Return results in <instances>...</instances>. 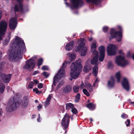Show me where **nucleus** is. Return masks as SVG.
<instances>
[{"instance_id": "nucleus-12", "label": "nucleus", "mask_w": 134, "mask_h": 134, "mask_svg": "<svg viewBox=\"0 0 134 134\" xmlns=\"http://www.w3.org/2000/svg\"><path fill=\"white\" fill-rule=\"evenodd\" d=\"M7 24L5 21H2L0 23V41L2 39L3 35H4L7 28Z\"/></svg>"}, {"instance_id": "nucleus-7", "label": "nucleus", "mask_w": 134, "mask_h": 134, "mask_svg": "<svg viewBox=\"0 0 134 134\" xmlns=\"http://www.w3.org/2000/svg\"><path fill=\"white\" fill-rule=\"evenodd\" d=\"M80 40V42L79 45V51L80 52L81 55L84 56L86 53L87 49V47H83L85 45L86 41L83 38H81Z\"/></svg>"}, {"instance_id": "nucleus-47", "label": "nucleus", "mask_w": 134, "mask_h": 134, "mask_svg": "<svg viewBox=\"0 0 134 134\" xmlns=\"http://www.w3.org/2000/svg\"><path fill=\"white\" fill-rule=\"evenodd\" d=\"M22 0H18V1L19 2V7L21 9H22V5L21 4V3H20V2L21 1H22Z\"/></svg>"}, {"instance_id": "nucleus-43", "label": "nucleus", "mask_w": 134, "mask_h": 134, "mask_svg": "<svg viewBox=\"0 0 134 134\" xmlns=\"http://www.w3.org/2000/svg\"><path fill=\"white\" fill-rule=\"evenodd\" d=\"M121 117L122 118H127L128 116L126 114L124 113L122 115Z\"/></svg>"}, {"instance_id": "nucleus-9", "label": "nucleus", "mask_w": 134, "mask_h": 134, "mask_svg": "<svg viewBox=\"0 0 134 134\" xmlns=\"http://www.w3.org/2000/svg\"><path fill=\"white\" fill-rule=\"evenodd\" d=\"M110 33L112 38H115L119 42L121 41L122 35L120 31H116L115 29H112L111 30Z\"/></svg>"}, {"instance_id": "nucleus-17", "label": "nucleus", "mask_w": 134, "mask_h": 134, "mask_svg": "<svg viewBox=\"0 0 134 134\" xmlns=\"http://www.w3.org/2000/svg\"><path fill=\"white\" fill-rule=\"evenodd\" d=\"M97 42L95 40H94L91 43V51L92 52L93 54H97L98 52L95 50L97 47L96 45Z\"/></svg>"}, {"instance_id": "nucleus-26", "label": "nucleus", "mask_w": 134, "mask_h": 134, "mask_svg": "<svg viewBox=\"0 0 134 134\" xmlns=\"http://www.w3.org/2000/svg\"><path fill=\"white\" fill-rule=\"evenodd\" d=\"M74 107V105L71 103H68L66 104V108L67 110L72 109Z\"/></svg>"}, {"instance_id": "nucleus-50", "label": "nucleus", "mask_w": 134, "mask_h": 134, "mask_svg": "<svg viewBox=\"0 0 134 134\" xmlns=\"http://www.w3.org/2000/svg\"><path fill=\"white\" fill-rule=\"evenodd\" d=\"M42 106L41 104H39V105L37 107L38 110V111L40 110V109L42 108Z\"/></svg>"}, {"instance_id": "nucleus-2", "label": "nucleus", "mask_w": 134, "mask_h": 134, "mask_svg": "<svg viewBox=\"0 0 134 134\" xmlns=\"http://www.w3.org/2000/svg\"><path fill=\"white\" fill-rule=\"evenodd\" d=\"M80 59H78L72 64L71 66V71L70 75L71 77L69 79L71 81L73 79H76L78 78L81 71L82 66L80 64Z\"/></svg>"}, {"instance_id": "nucleus-5", "label": "nucleus", "mask_w": 134, "mask_h": 134, "mask_svg": "<svg viewBox=\"0 0 134 134\" xmlns=\"http://www.w3.org/2000/svg\"><path fill=\"white\" fill-rule=\"evenodd\" d=\"M36 58L37 57L35 56L27 61L25 65L24 66V69L30 71L33 69L35 66V60Z\"/></svg>"}, {"instance_id": "nucleus-6", "label": "nucleus", "mask_w": 134, "mask_h": 134, "mask_svg": "<svg viewBox=\"0 0 134 134\" xmlns=\"http://www.w3.org/2000/svg\"><path fill=\"white\" fill-rule=\"evenodd\" d=\"M19 105L17 103H16L14 98H11L7 105V111H9L15 110Z\"/></svg>"}, {"instance_id": "nucleus-37", "label": "nucleus", "mask_w": 134, "mask_h": 134, "mask_svg": "<svg viewBox=\"0 0 134 134\" xmlns=\"http://www.w3.org/2000/svg\"><path fill=\"white\" fill-rule=\"evenodd\" d=\"M34 85V83L32 82H30L28 86V87L29 88H32Z\"/></svg>"}, {"instance_id": "nucleus-54", "label": "nucleus", "mask_w": 134, "mask_h": 134, "mask_svg": "<svg viewBox=\"0 0 134 134\" xmlns=\"http://www.w3.org/2000/svg\"><path fill=\"white\" fill-rule=\"evenodd\" d=\"M38 73V71H35L33 73V75H35Z\"/></svg>"}, {"instance_id": "nucleus-64", "label": "nucleus", "mask_w": 134, "mask_h": 134, "mask_svg": "<svg viewBox=\"0 0 134 134\" xmlns=\"http://www.w3.org/2000/svg\"><path fill=\"white\" fill-rule=\"evenodd\" d=\"M35 102L36 103H37V102H38V101L37 100H35Z\"/></svg>"}, {"instance_id": "nucleus-29", "label": "nucleus", "mask_w": 134, "mask_h": 134, "mask_svg": "<svg viewBox=\"0 0 134 134\" xmlns=\"http://www.w3.org/2000/svg\"><path fill=\"white\" fill-rule=\"evenodd\" d=\"M87 107L90 110L94 109L95 107V105L92 103L88 104Z\"/></svg>"}, {"instance_id": "nucleus-32", "label": "nucleus", "mask_w": 134, "mask_h": 134, "mask_svg": "<svg viewBox=\"0 0 134 134\" xmlns=\"http://www.w3.org/2000/svg\"><path fill=\"white\" fill-rule=\"evenodd\" d=\"M88 2H92L96 4L99 2L100 0H86Z\"/></svg>"}, {"instance_id": "nucleus-27", "label": "nucleus", "mask_w": 134, "mask_h": 134, "mask_svg": "<svg viewBox=\"0 0 134 134\" xmlns=\"http://www.w3.org/2000/svg\"><path fill=\"white\" fill-rule=\"evenodd\" d=\"M91 68L89 65H85L84 67L83 71L85 72H87L90 70Z\"/></svg>"}, {"instance_id": "nucleus-25", "label": "nucleus", "mask_w": 134, "mask_h": 134, "mask_svg": "<svg viewBox=\"0 0 134 134\" xmlns=\"http://www.w3.org/2000/svg\"><path fill=\"white\" fill-rule=\"evenodd\" d=\"M69 59L71 61H72L75 60L76 58V55L74 53L70 54L68 56Z\"/></svg>"}, {"instance_id": "nucleus-18", "label": "nucleus", "mask_w": 134, "mask_h": 134, "mask_svg": "<svg viewBox=\"0 0 134 134\" xmlns=\"http://www.w3.org/2000/svg\"><path fill=\"white\" fill-rule=\"evenodd\" d=\"M22 107L23 108H25L28 104V98L26 96L24 97L23 99L21 102Z\"/></svg>"}, {"instance_id": "nucleus-44", "label": "nucleus", "mask_w": 134, "mask_h": 134, "mask_svg": "<svg viewBox=\"0 0 134 134\" xmlns=\"http://www.w3.org/2000/svg\"><path fill=\"white\" fill-rule=\"evenodd\" d=\"M108 28L107 27H104L103 28V31L104 32H106L108 31Z\"/></svg>"}, {"instance_id": "nucleus-10", "label": "nucleus", "mask_w": 134, "mask_h": 134, "mask_svg": "<svg viewBox=\"0 0 134 134\" xmlns=\"http://www.w3.org/2000/svg\"><path fill=\"white\" fill-rule=\"evenodd\" d=\"M117 47L114 45L111 44H108L107 47V52L108 55H112L116 53V50Z\"/></svg>"}, {"instance_id": "nucleus-33", "label": "nucleus", "mask_w": 134, "mask_h": 134, "mask_svg": "<svg viewBox=\"0 0 134 134\" xmlns=\"http://www.w3.org/2000/svg\"><path fill=\"white\" fill-rule=\"evenodd\" d=\"M83 92L87 96H90L89 93L88 92L87 90L86 89H83L82 90Z\"/></svg>"}, {"instance_id": "nucleus-4", "label": "nucleus", "mask_w": 134, "mask_h": 134, "mask_svg": "<svg viewBox=\"0 0 134 134\" xmlns=\"http://www.w3.org/2000/svg\"><path fill=\"white\" fill-rule=\"evenodd\" d=\"M65 3L67 7H70L71 9L81 7L84 4L82 0H70V4L66 2Z\"/></svg>"}, {"instance_id": "nucleus-51", "label": "nucleus", "mask_w": 134, "mask_h": 134, "mask_svg": "<svg viewBox=\"0 0 134 134\" xmlns=\"http://www.w3.org/2000/svg\"><path fill=\"white\" fill-rule=\"evenodd\" d=\"M88 89L89 90V91L90 92H91L93 91V89L92 86L88 88Z\"/></svg>"}, {"instance_id": "nucleus-15", "label": "nucleus", "mask_w": 134, "mask_h": 134, "mask_svg": "<svg viewBox=\"0 0 134 134\" xmlns=\"http://www.w3.org/2000/svg\"><path fill=\"white\" fill-rule=\"evenodd\" d=\"M1 79L5 83L8 82L10 79L11 75L10 74L6 75L5 74L1 73L0 75Z\"/></svg>"}, {"instance_id": "nucleus-23", "label": "nucleus", "mask_w": 134, "mask_h": 134, "mask_svg": "<svg viewBox=\"0 0 134 134\" xmlns=\"http://www.w3.org/2000/svg\"><path fill=\"white\" fill-rule=\"evenodd\" d=\"M52 97L51 95L49 94L44 104V106L46 107L49 104Z\"/></svg>"}, {"instance_id": "nucleus-1", "label": "nucleus", "mask_w": 134, "mask_h": 134, "mask_svg": "<svg viewBox=\"0 0 134 134\" xmlns=\"http://www.w3.org/2000/svg\"><path fill=\"white\" fill-rule=\"evenodd\" d=\"M11 49L9 55L10 60L15 61L20 58L21 55L26 50L24 41L17 36L11 43Z\"/></svg>"}, {"instance_id": "nucleus-30", "label": "nucleus", "mask_w": 134, "mask_h": 134, "mask_svg": "<svg viewBox=\"0 0 134 134\" xmlns=\"http://www.w3.org/2000/svg\"><path fill=\"white\" fill-rule=\"evenodd\" d=\"M5 86L4 84H2L0 87V93H2L5 90Z\"/></svg>"}, {"instance_id": "nucleus-53", "label": "nucleus", "mask_w": 134, "mask_h": 134, "mask_svg": "<svg viewBox=\"0 0 134 134\" xmlns=\"http://www.w3.org/2000/svg\"><path fill=\"white\" fill-rule=\"evenodd\" d=\"M40 114H39L38 115V119H37V121L38 122H40Z\"/></svg>"}, {"instance_id": "nucleus-31", "label": "nucleus", "mask_w": 134, "mask_h": 134, "mask_svg": "<svg viewBox=\"0 0 134 134\" xmlns=\"http://www.w3.org/2000/svg\"><path fill=\"white\" fill-rule=\"evenodd\" d=\"M79 86H77L75 85L73 87V90L74 92L75 93H77L79 92Z\"/></svg>"}, {"instance_id": "nucleus-62", "label": "nucleus", "mask_w": 134, "mask_h": 134, "mask_svg": "<svg viewBox=\"0 0 134 134\" xmlns=\"http://www.w3.org/2000/svg\"><path fill=\"white\" fill-rule=\"evenodd\" d=\"M10 88V87L9 86H7V87L6 88V89H9Z\"/></svg>"}, {"instance_id": "nucleus-49", "label": "nucleus", "mask_w": 134, "mask_h": 134, "mask_svg": "<svg viewBox=\"0 0 134 134\" xmlns=\"http://www.w3.org/2000/svg\"><path fill=\"white\" fill-rule=\"evenodd\" d=\"M19 7L17 5H15L14 7V10L15 12L18 11L19 10Z\"/></svg>"}, {"instance_id": "nucleus-41", "label": "nucleus", "mask_w": 134, "mask_h": 134, "mask_svg": "<svg viewBox=\"0 0 134 134\" xmlns=\"http://www.w3.org/2000/svg\"><path fill=\"white\" fill-rule=\"evenodd\" d=\"M63 84L62 83L59 82L58 85L56 90H58L63 85Z\"/></svg>"}, {"instance_id": "nucleus-56", "label": "nucleus", "mask_w": 134, "mask_h": 134, "mask_svg": "<svg viewBox=\"0 0 134 134\" xmlns=\"http://www.w3.org/2000/svg\"><path fill=\"white\" fill-rule=\"evenodd\" d=\"M34 82L35 84H37L38 82V81L36 80H34Z\"/></svg>"}, {"instance_id": "nucleus-55", "label": "nucleus", "mask_w": 134, "mask_h": 134, "mask_svg": "<svg viewBox=\"0 0 134 134\" xmlns=\"http://www.w3.org/2000/svg\"><path fill=\"white\" fill-rule=\"evenodd\" d=\"M98 80L97 79L95 81L94 83L93 84V85L94 86H95V84L96 82H98Z\"/></svg>"}, {"instance_id": "nucleus-34", "label": "nucleus", "mask_w": 134, "mask_h": 134, "mask_svg": "<svg viewBox=\"0 0 134 134\" xmlns=\"http://www.w3.org/2000/svg\"><path fill=\"white\" fill-rule=\"evenodd\" d=\"M80 97V94L78 93L77 94L75 97V101L76 102H78L79 100Z\"/></svg>"}, {"instance_id": "nucleus-52", "label": "nucleus", "mask_w": 134, "mask_h": 134, "mask_svg": "<svg viewBox=\"0 0 134 134\" xmlns=\"http://www.w3.org/2000/svg\"><path fill=\"white\" fill-rule=\"evenodd\" d=\"M112 65V64L111 62H109V63H108V67L109 68L110 67V66H111Z\"/></svg>"}, {"instance_id": "nucleus-61", "label": "nucleus", "mask_w": 134, "mask_h": 134, "mask_svg": "<svg viewBox=\"0 0 134 134\" xmlns=\"http://www.w3.org/2000/svg\"><path fill=\"white\" fill-rule=\"evenodd\" d=\"M132 58L134 60V53L132 55Z\"/></svg>"}, {"instance_id": "nucleus-28", "label": "nucleus", "mask_w": 134, "mask_h": 134, "mask_svg": "<svg viewBox=\"0 0 134 134\" xmlns=\"http://www.w3.org/2000/svg\"><path fill=\"white\" fill-rule=\"evenodd\" d=\"M115 78L116 79L118 82H119L120 81L121 77V75L120 72H119L116 73L115 75Z\"/></svg>"}, {"instance_id": "nucleus-48", "label": "nucleus", "mask_w": 134, "mask_h": 134, "mask_svg": "<svg viewBox=\"0 0 134 134\" xmlns=\"http://www.w3.org/2000/svg\"><path fill=\"white\" fill-rule=\"evenodd\" d=\"M43 86V85L42 83H39L37 86L39 88H42Z\"/></svg>"}, {"instance_id": "nucleus-19", "label": "nucleus", "mask_w": 134, "mask_h": 134, "mask_svg": "<svg viewBox=\"0 0 134 134\" xmlns=\"http://www.w3.org/2000/svg\"><path fill=\"white\" fill-rule=\"evenodd\" d=\"M98 54H93V56H94L93 59L91 60V63L93 65L97 63L98 62Z\"/></svg>"}, {"instance_id": "nucleus-38", "label": "nucleus", "mask_w": 134, "mask_h": 134, "mask_svg": "<svg viewBox=\"0 0 134 134\" xmlns=\"http://www.w3.org/2000/svg\"><path fill=\"white\" fill-rule=\"evenodd\" d=\"M71 112L74 114H76L77 112L76 109L74 107L71 109Z\"/></svg>"}, {"instance_id": "nucleus-16", "label": "nucleus", "mask_w": 134, "mask_h": 134, "mask_svg": "<svg viewBox=\"0 0 134 134\" xmlns=\"http://www.w3.org/2000/svg\"><path fill=\"white\" fill-rule=\"evenodd\" d=\"M16 18H12L10 19L9 22V26L10 29H14L16 27Z\"/></svg>"}, {"instance_id": "nucleus-24", "label": "nucleus", "mask_w": 134, "mask_h": 134, "mask_svg": "<svg viewBox=\"0 0 134 134\" xmlns=\"http://www.w3.org/2000/svg\"><path fill=\"white\" fill-rule=\"evenodd\" d=\"M98 66L96 65L94 66L93 69V74L94 76H96L98 73Z\"/></svg>"}, {"instance_id": "nucleus-21", "label": "nucleus", "mask_w": 134, "mask_h": 134, "mask_svg": "<svg viewBox=\"0 0 134 134\" xmlns=\"http://www.w3.org/2000/svg\"><path fill=\"white\" fill-rule=\"evenodd\" d=\"M62 89L64 93H67L70 91L71 89V87L70 86L67 85L63 87Z\"/></svg>"}, {"instance_id": "nucleus-57", "label": "nucleus", "mask_w": 134, "mask_h": 134, "mask_svg": "<svg viewBox=\"0 0 134 134\" xmlns=\"http://www.w3.org/2000/svg\"><path fill=\"white\" fill-rule=\"evenodd\" d=\"M88 39L90 41H91L93 40V38L92 37L89 38Z\"/></svg>"}, {"instance_id": "nucleus-3", "label": "nucleus", "mask_w": 134, "mask_h": 134, "mask_svg": "<svg viewBox=\"0 0 134 134\" xmlns=\"http://www.w3.org/2000/svg\"><path fill=\"white\" fill-rule=\"evenodd\" d=\"M68 63L69 64V62L65 61L63 63L62 67L59 70L54 76L53 79V84L52 85V87L53 85L55 86L59 80L63 77L65 73V68L66 66Z\"/></svg>"}, {"instance_id": "nucleus-45", "label": "nucleus", "mask_w": 134, "mask_h": 134, "mask_svg": "<svg viewBox=\"0 0 134 134\" xmlns=\"http://www.w3.org/2000/svg\"><path fill=\"white\" fill-rule=\"evenodd\" d=\"M85 86H86V88L88 89L92 86L91 85L90 83H85Z\"/></svg>"}, {"instance_id": "nucleus-40", "label": "nucleus", "mask_w": 134, "mask_h": 134, "mask_svg": "<svg viewBox=\"0 0 134 134\" xmlns=\"http://www.w3.org/2000/svg\"><path fill=\"white\" fill-rule=\"evenodd\" d=\"M79 87V88H81V89L85 87H86L85 85L82 82L81 85Z\"/></svg>"}, {"instance_id": "nucleus-42", "label": "nucleus", "mask_w": 134, "mask_h": 134, "mask_svg": "<svg viewBox=\"0 0 134 134\" xmlns=\"http://www.w3.org/2000/svg\"><path fill=\"white\" fill-rule=\"evenodd\" d=\"M43 75L46 78L47 77L49 74L46 72H44L43 73Z\"/></svg>"}, {"instance_id": "nucleus-22", "label": "nucleus", "mask_w": 134, "mask_h": 134, "mask_svg": "<svg viewBox=\"0 0 134 134\" xmlns=\"http://www.w3.org/2000/svg\"><path fill=\"white\" fill-rule=\"evenodd\" d=\"M114 79L113 77H111L110 80L108 81V86L110 88L113 87L114 86Z\"/></svg>"}, {"instance_id": "nucleus-14", "label": "nucleus", "mask_w": 134, "mask_h": 134, "mask_svg": "<svg viewBox=\"0 0 134 134\" xmlns=\"http://www.w3.org/2000/svg\"><path fill=\"white\" fill-rule=\"evenodd\" d=\"M98 48L100 53L99 60L100 61L102 62L104 58L105 48L104 47L102 46L99 47Z\"/></svg>"}, {"instance_id": "nucleus-46", "label": "nucleus", "mask_w": 134, "mask_h": 134, "mask_svg": "<svg viewBox=\"0 0 134 134\" xmlns=\"http://www.w3.org/2000/svg\"><path fill=\"white\" fill-rule=\"evenodd\" d=\"M125 124H126V126H129L130 124V120L128 119H127L126 121L125 122Z\"/></svg>"}, {"instance_id": "nucleus-36", "label": "nucleus", "mask_w": 134, "mask_h": 134, "mask_svg": "<svg viewBox=\"0 0 134 134\" xmlns=\"http://www.w3.org/2000/svg\"><path fill=\"white\" fill-rule=\"evenodd\" d=\"M33 91L34 92H36V93L38 94H39L41 93V91L38 90L37 88L33 89Z\"/></svg>"}, {"instance_id": "nucleus-13", "label": "nucleus", "mask_w": 134, "mask_h": 134, "mask_svg": "<svg viewBox=\"0 0 134 134\" xmlns=\"http://www.w3.org/2000/svg\"><path fill=\"white\" fill-rule=\"evenodd\" d=\"M121 84L123 88L127 91L129 90L130 86L127 79L124 77L121 82Z\"/></svg>"}, {"instance_id": "nucleus-35", "label": "nucleus", "mask_w": 134, "mask_h": 134, "mask_svg": "<svg viewBox=\"0 0 134 134\" xmlns=\"http://www.w3.org/2000/svg\"><path fill=\"white\" fill-rule=\"evenodd\" d=\"M43 62V59L42 58H40L38 60L37 65L39 66L41 65L42 64Z\"/></svg>"}, {"instance_id": "nucleus-8", "label": "nucleus", "mask_w": 134, "mask_h": 134, "mask_svg": "<svg viewBox=\"0 0 134 134\" xmlns=\"http://www.w3.org/2000/svg\"><path fill=\"white\" fill-rule=\"evenodd\" d=\"M115 63L118 65L121 66H124L128 64L129 62L124 59V57L122 56H117L115 60Z\"/></svg>"}, {"instance_id": "nucleus-60", "label": "nucleus", "mask_w": 134, "mask_h": 134, "mask_svg": "<svg viewBox=\"0 0 134 134\" xmlns=\"http://www.w3.org/2000/svg\"><path fill=\"white\" fill-rule=\"evenodd\" d=\"M2 110L0 109V116H1L2 114Z\"/></svg>"}, {"instance_id": "nucleus-58", "label": "nucleus", "mask_w": 134, "mask_h": 134, "mask_svg": "<svg viewBox=\"0 0 134 134\" xmlns=\"http://www.w3.org/2000/svg\"><path fill=\"white\" fill-rule=\"evenodd\" d=\"M8 42V41L6 40L5 41V42L3 43L4 44H7V43Z\"/></svg>"}, {"instance_id": "nucleus-11", "label": "nucleus", "mask_w": 134, "mask_h": 134, "mask_svg": "<svg viewBox=\"0 0 134 134\" xmlns=\"http://www.w3.org/2000/svg\"><path fill=\"white\" fill-rule=\"evenodd\" d=\"M70 116L68 113H66L63 118L61 123L64 129L68 128Z\"/></svg>"}, {"instance_id": "nucleus-39", "label": "nucleus", "mask_w": 134, "mask_h": 134, "mask_svg": "<svg viewBox=\"0 0 134 134\" xmlns=\"http://www.w3.org/2000/svg\"><path fill=\"white\" fill-rule=\"evenodd\" d=\"M43 70H49L48 67L47 66H44L41 68Z\"/></svg>"}, {"instance_id": "nucleus-59", "label": "nucleus", "mask_w": 134, "mask_h": 134, "mask_svg": "<svg viewBox=\"0 0 134 134\" xmlns=\"http://www.w3.org/2000/svg\"><path fill=\"white\" fill-rule=\"evenodd\" d=\"M36 116V115H33L32 116V118H34Z\"/></svg>"}, {"instance_id": "nucleus-63", "label": "nucleus", "mask_w": 134, "mask_h": 134, "mask_svg": "<svg viewBox=\"0 0 134 134\" xmlns=\"http://www.w3.org/2000/svg\"><path fill=\"white\" fill-rule=\"evenodd\" d=\"M118 28L120 30H121V27L120 26H119L118 27Z\"/></svg>"}, {"instance_id": "nucleus-20", "label": "nucleus", "mask_w": 134, "mask_h": 134, "mask_svg": "<svg viewBox=\"0 0 134 134\" xmlns=\"http://www.w3.org/2000/svg\"><path fill=\"white\" fill-rule=\"evenodd\" d=\"M74 46V42L72 41H70L66 44L65 47L66 49L70 51L73 48Z\"/></svg>"}]
</instances>
